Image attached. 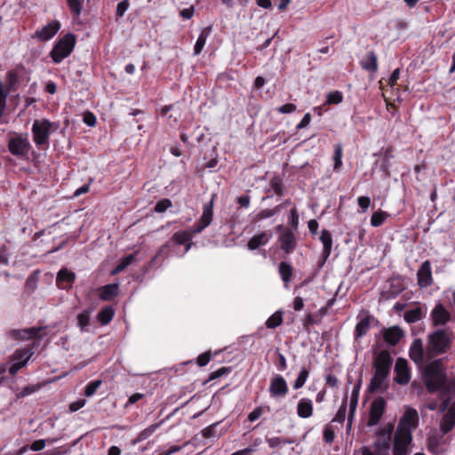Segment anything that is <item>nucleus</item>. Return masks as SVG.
<instances>
[{"instance_id":"obj_40","label":"nucleus","mask_w":455,"mask_h":455,"mask_svg":"<svg viewBox=\"0 0 455 455\" xmlns=\"http://www.w3.org/2000/svg\"><path fill=\"white\" fill-rule=\"evenodd\" d=\"M308 376H309V369L303 368L300 371L299 376L297 377V379H295V381L293 383V388L294 389L301 388L305 385L306 381L307 380Z\"/></svg>"},{"instance_id":"obj_14","label":"nucleus","mask_w":455,"mask_h":455,"mask_svg":"<svg viewBox=\"0 0 455 455\" xmlns=\"http://www.w3.org/2000/svg\"><path fill=\"white\" fill-rule=\"evenodd\" d=\"M395 380L400 385H405L411 380L410 368L406 359L398 358L395 364Z\"/></svg>"},{"instance_id":"obj_63","label":"nucleus","mask_w":455,"mask_h":455,"mask_svg":"<svg viewBox=\"0 0 455 455\" xmlns=\"http://www.w3.org/2000/svg\"><path fill=\"white\" fill-rule=\"evenodd\" d=\"M310 121H311L310 114L309 113L305 114L303 118L301 119V121L297 124V129L300 130V129L307 127L310 124Z\"/></svg>"},{"instance_id":"obj_49","label":"nucleus","mask_w":455,"mask_h":455,"mask_svg":"<svg viewBox=\"0 0 455 455\" xmlns=\"http://www.w3.org/2000/svg\"><path fill=\"white\" fill-rule=\"evenodd\" d=\"M172 206V202L169 199H162L155 205V212H164Z\"/></svg>"},{"instance_id":"obj_39","label":"nucleus","mask_w":455,"mask_h":455,"mask_svg":"<svg viewBox=\"0 0 455 455\" xmlns=\"http://www.w3.org/2000/svg\"><path fill=\"white\" fill-rule=\"evenodd\" d=\"M281 208H282V205L280 204V205L275 206L273 209H264V210L260 211L259 213H257L255 219L258 220H262L265 219L271 218L274 215L279 213L281 211Z\"/></svg>"},{"instance_id":"obj_42","label":"nucleus","mask_w":455,"mask_h":455,"mask_svg":"<svg viewBox=\"0 0 455 455\" xmlns=\"http://www.w3.org/2000/svg\"><path fill=\"white\" fill-rule=\"evenodd\" d=\"M343 101V93L339 91H333L327 94L326 102L327 105H337Z\"/></svg>"},{"instance_id":"obj_53","label":"nucleus","mask_w":455,"mask_h":455,"mask_svg":"<svg viewBox=\"0 0 455 455\" xmlns=\"http://www.w3.org/2000/svg\"><path fill=\"white\" fill-rule=\"evenodd\" d=\"M129 6V0H123L122 2L118 3L116 6V16L123 17L125 12L128 10Z\"/></svg>"},{"instance_id":"obj_17","label":"nucleus","mask_w":455,"mask_h":455,"mask_svg":"<svg viewBox=\"0 0 455 455\" xmlns=\"http://www.w3.org/2000/svg\"><path fill=\"white\" fill-rule=\"evenodd\" d=\"M279 242L280 248L287 254L291 253L297 245L295 235L289 228H286L283 230V232H282L281 235L279 236Z\"/></svg>"},{"instance_id":"obj_10","label":"nucleus","mask_w":455,"mask_h":455,"mask_svg":"<svg viewBox=\"0 0 455 455\" xmlns=\"http://www.w3.org/2000/svg\"><path fill=\"white\" fill-rule=\"evenodd\" d=\"M268 391L272 398H284L289 392L287 381L282 375H274L270 379Z\"/></svg>"},{"instance_id":"obj_48","label":"nucleus","mask_w":455,"mask_h":455,"mask_svg":"<svg viewBox=\"0 0 455 455\" xmlns=\"http://www.w3.org/2000/svg\"><path fill=\"white\" fill-rule=\"evenodd\" d=\"M7 97L8 92L4 90V84L0 82V118L4 114Z\"/></svg>"},{"instance_id":"obj_60","label":"nucleus","mask_w":455,"mask_h":455,"mask_svg":"<svg viewBox=\"0 0 455 455\" xmlns=\"http://www.w3.org/2000/svg\"><path fill=\"white\" fill-rule=\"evenodd\" d=\"M210 360H211V353L206 352V353L200 355L197 357V363L200 366H205L210 362Z\"/></svg>"},{"instance_id":"obj_5","label":"nucleus","mask_w":455,"mask_h":455,"mask_svg":"<svg viewBox=\"0 0 455 455\" xmlns=\"http://www.w3.org/2000/svg\"><path fill=\"white\" fill-rule=\"evenodd\" d=\"M451 342L445 330H436L427 335V354L429 357L443 355L451 348Z\"/></svg>"},{"instance_id":"obj_26","label":"nucleus","mask_w":455,"mask_h":455,"mask_svg":"<svg viewBox=\"0 0 455 455\" xmlns=\"http://www.w3.org/2000/svg\"><path fill=\"white\" fill-rule=\"evenodd\" d=\"M119 286L117 283H111L100 288V298L102 300L108 301L117 296Z\"/></svg>"},{"instance_id":"obj_20","label":"nucleus","mask_w":455,"mask_h":455,"mask_svg":"<svg viewBox=\"0 0 455 455\" xmlns=\"http://www.w3.org/2000/svg\"><path fill=\"white\" fill-rule=\"evenodd\" d=\"M43 329V327H31L22 330H13L11 331V335L13 339L18 340L29 339L36 338Z\"/></svg>"},{"instance_id":"obj_64","label":"nucleus","mask_w":455,"mask_h":455,"mask_svg":"<svg viewBox=\"0 0 455 455\" xmlns=\"http://www.w3.org/2000/svg\"><path fill=\"white\" fill-rule=\"evenodd\" d=\"M194 11H195V9H194L193 6H190L188 8H185V9L180 11V16L183 19L189 20V19H191L193 17Z\"/></svg>"},{"instance_id":"obj_57","label":"nucleus","mask_w":455,"mask_h":455,"mask_svg":"<svg viewBox=\"0 0 455 455\" xmlns=\"http://www.w3.org/2000/svg\"><path fill=\"white\" fill-rule=\"evenodd\" d=\"M296 105L291 103L284 104L277 108V111L281 114H290L296 110Z\"/></svg>"},{"instance_id":"obj_27","label":"nucleus","mask_w":455,"mask_h":455,"mask_svg":"<svg viewBox=\"0 0 455 455\" xmlns=\"http://www.w3.org/2000/svg\"><path fill=\"white\" fill-rule=\"evenodd\" d=\"M211 32H212V26L204 28L201 30V33H200V35L196 42V44L194 46V55H198L201 53V52L203 51V49L206 44L207 38L211 35Z\"/></svg>"},{"instance_id":"obj_24","label":"nucleus","mask_w":455,"mask_h":455,"mask_svg":"<svg viewBox=\"0 0 455 455\" xmlns=\"http://www.w3.org/2000/svg\"><path fill=\"white\" fill-rule=\"evenodd\" d=\"M320 241L323 243V264L330 257L332 248V237L330 231L326 229H323L320 235Z\"/></svg>"},{"instance_id":"obj_61","label":"nucleus","mask_w":455,"mask_h":455,"mask_svg":"<svg viewBox=\"0 0 455 455\" xmlns=\"http://www.w3.org/2000/svg\"><path fill=\"white\" fill-rule=\"evenodd\" d=\"M271 187L276 195H281L283 192L282 183L279 179L274 178L271 180Z\"/></svg>"},{"instance_id":"obj_4","label":"nucleus","mask_w":455,"mask_h":455,"mask_svg":"<svg viewBox=\"0 0 455 455\" xmlns=\"http://www.w3.org/2000/svg\"><path fill=\"white\" fill-rule=\"evenodd\" d=\"M394 427L392 424L379 427L374 440L375 451L368 447L362 448V455H389L390 443Z\"/></svg>"},{"instance_id":"obj_58","label":"nucleus","mask_w":455,"mask_h":455,"mask_svg":"<svg viewBox=\"0 0 455 455\" xmlns=\"http://www.w3.org/2000/svg\"><path fill=\"white\" fill-rule=\"evenodd\" d=\"M358 205L362 208L363 212H365L370 204H371V199L368 196H359L357 198Z\"/></svg>"},{"instance_id":"obj_38","label":"nucleus","mask_w":455,"mask_h":455,"mask_svg":"<svg viewBox=\"0 0 455 455\" xmlns=\"http://www.w3.org/2000/svg\"><path fill=\"white\" fill-rule=\"evenodd\" d=\"M134 258H135L134 254H130V255L123 258L120 260V262L118 263V265L116 267V268L112 270L111 274L116 275V274L124 271L128 266H130L133 262Z\"/></svg>"},{"instance_id":"obj_12","label":"nucleus","mask_w":455,"mask_h":455,"mask_svg":"<svg viewBox=\"0 0 455 455\" xmlns=\"http://www.w3.org/2000/svg\"><path fill=\"white\" fill-rule=\"evenodd\" d=\"M451 313L442 304L437 303L430 313V319L434 326H443L451 320Z\"/></svg>"},{"instance_id":"obj_9","label":"nucleus","mask_w":455,"mask_h":455,"mask_svg":"<svg viewBox=\"0 0 455 455\" xmlns=\"http://www.w3.org/2000/svg\"><path fill=\"white\" fill-rule=\"evenodd\" d=\"M34 355V347L17 349L12 355V364L9 367V372L15 375L22 367H24Z\"/></svg>"},{"instance_id":"obj_23","label":"nucleus","mask_w":455,"mask_h":455,"mask_svg":"<svg viewBox=\"0 0 455 455\" xmlns=\"http://www.w3.org/2000/svg\"><path fill=\"white\" fill-rule=\"evenodd\" d=\"M297 414L301 419H307L313 415V402L311 399L303 397L297 404Z\"/></svg>"},{"instance_id":"obj_62","label":"nucleus","mask_w":455,"mask_h":455,"mask_svg":"<svg viewBox=\"0 0 455 455\" xmlns=\"http://www.w3.org/2000/svg\"><path fill=\"white\" fill-rule=\"evenodd\" d=\"M85 403L86 402L84 399L71 403L69 404L70 411L75 412V411L80 410L81 408H83L85 405Z\"/></svg>"},{"instance_id":"obj_31","label":"nucleus","mask_w":455,"mask_h":455,"mask_svg":"<svg viewBox=\"0 0 455 455\" xmlns=\"http://www.w3.org/2000/svg\"><path fill=\"white\" fill-rule=\"evenodd\" d=\"M361 64L363 69L371 72H376L378 69L376 54L373 52H368L365 59L362 60Z\"/></svg>"},{"instance_id":"obj_7","label":"nucleus","mask_w":455,"mask_h":455,"mask_svg":"<svg viewBox=\"0 0 455 455\" xmlns=\"http://www.w3.org/2000/svg\"><path fill=\"white\" fill-rule=\"evenodd\" d=\"M76 37L73 34H67L60 38L51 51V57L54 63L61 62L69 56L75 47Z\"/></svg>"},{"instance_id":"obj_25","label":"nucleus","mask_w":455,"mask_h":455,"mask_svg":"<svg viewBox=\"0 0 455 455\" xmlns=\"http://www.w3.org/2000/svg\"><path fill=\"white\" fill-rule=\"evenodd\" d=\"M271 237V233L267 232H262L259 235H256L253 237H251V240L248 242V249L251 251L256 250L259 246L267 243Z\"/></svg>"},{"instance_id":"obj_8","label":"nucleus","mask_w":455,"mask_h":455,"mask_svg":"<svg viewBox=\"0 0 455 455\" xmlns=\"http://www.w3.org/2000/svg\"><path fill=\"white\" fill-rule=\"evenodd\" d=\"M8 149L12 155L25 158L29 154L31 144L27 134L13 133L8 139Z\"/></svg>"},{"instance_id":"obj_30","label":"nucleus","mask_w":455,"mask_h":455,"mask_svg":"<svg viewBox=\"0 0 455 455\" xmlns=\"http://www.w3.org/2000/svg\"><path fill=\"white\" fill-rule=\"evenodd\" d=\"M278 271H279V274L281 275L283 282L284 283V286L287 288L288 283L291 280V275H292L291 266L287 262L282 261L279 264Z\"/></svg>"},{"instance_id":"obj_21","label":"nucleus","mask_w":455,"mask_h":455,"mask_svg":"<svg viewBox=\"0 0 455 455\" xmlns=\"http://www.w3.org/2000/svg\"><path fill=\"white\" fill-rule=\"evenodd\" d=\"M389 373L387 372H381L374 371L373 377L371 380L370 384V389L372 392L375 391H382L386 386L387 381V377Z\"/></svg>"},{"instance_id":"obj_50","label":"nucleus","mask_w":455,"mask_h":455,"mask_svg":"<svg viewBox=\"0 0 455 455\" xmlns=\"http://www.w3.org/2000/svg\"><path fill=\"white\" fill-rule=\"evenodd\" d=\"M267 443L269 445V447L277 448V447L283 446L288 442L282 437L275 436V437L268 438L267 440Z\"/></svg>"},{"instance_id":"obj_32","label":"nucleus","mask_w":455,"mask_h":455,"mask_svg":"<svg viewBox=\"0 0 455 455\" xmlns=\"http://www.w3.org/2000/svg\"><path fill=\"white\" fill-rule=\"evenodd\" d=\"M92 312V309H86L77 315V325L81 331H88V326L90 325V315Z\"/></svg>"},{"instance_id":"obj_37","label":"nucleus","mask_w":455,"mask_h":455,"mask_svg":"<svg viewBox=\"0 0 455 455\" xmlns=\"http://www.w3.org/2000/svg\"><path fill=\"white\" fill-rule=\"evenodd\" d=\"M158 424H153L140 431L137 436V438L133 441V443H140L146 439H148L149 436H151L156 430L158 428Z\"/></svg>"},{"instance_id":"obj_2","label":"nucleus","mask_w":455,"mask_h":455,"mask_svg":"<svg viewBox=\"0 0 455 455\" xmlns=\"http://www.w3.org/2000/svg\"><path fill=\"white\" fill-rule=\"evenodd\" d=\"M419 421L417 410L405 406L395 433L393 455H408L409 446L412 442V432L418 427Z\"/></svg>"},{"instance_id":"obj_13","label":"nucleus","mask_w":455,"mask_h":455,"mask_svg":"<svg viewBox=\"0 0 455 455\" xmlns=\"http://www.w3.org/2000/svg\"><path fill=\"white\" fill-rule=\"evenodd\" d=\"M393 359L387 350H381L374 354L373 367L374 371L381 372H390Z\"/></svg>"},{"instance_id":"obj_19","label":"nucleus","mask_w":455,"mask_h":455,"mask_svg":"<svg viewBox=\"0 0 455 455\" xmlns=\"http://www.w3.org/2000/svg\"><path fill=\"white\" fill-rule=\"evenodd\" d=\"M410 358L418 365L424 363V347L420 339H416L411 345L409 350Z\"/></svg>"},{"instance_id":"obj_43","label":"nucleus","mask_w":455,"mask_h":455,"mask_svg":"<svg viewBox=\"0 0 455 455\" xmlns=\"http://www.w3.org/2000/svg\"><path fill=\"white\" fill-rule=\"evenodd\" d=\"M404 319L408 323H416L421 319V309L417 307L408 310L404 314Z\"/></svg>"},{"instance_id":"obj_56","label":"nucleus","mask_w":455,"mask_h":455,"mask_svg":"<svg viewBox=\"0 0 455 455\" xmlns=\"http://www.w3.org/2000/svg\"><path fill=\"white\" fill-rule=\"evenodd\" d=\"M7 82L10 89H15L18 84V76L15 72L10 71L7 74Z\"/></svg>"},{"instance_id":"obj_36","label":"nucleus","mask_w":455,"mask_h":455,"mask_svg":"<svg viewBox=\"0 0 455 455\" xmlns=\"http://www.w3.org/2000/svg\"><path fill=\"white\" fill-rule=\"evenodd\" d=\"M283 323V313L278 310L270 315L266 321V326L269 329H274L280 326Z\"/></svg>"},{"instance_id":"obj_47","label":"nucleus","mask_w":455,"mask_h":455,"mask_svg":"<svg viewBox=\"0 0 455 455\" xmlns=\"http://www.w3.org/2000/svg\"><path fill=\"white\" fill-rule=\"evenodd\" d=\"M70 11L78 16L83 9L84 0H67Z\"/></svg>"},{"instance_id":"obj_1","label":"nucleus","mask_w":455,"mask_h":455,"mask_svg":"<svg viewBox=\"0 0 455 455\" xmlns=\"http://www.w3.org/2000/svg\"><path fill=\"white\" fill-rule=\"evenodd\" d=\"M213 199L205 204L203 207V213L197 224L189 231H179L172 235V238L159 250V254L165 253V250H170L171 254L183 256L192 245V233L198 234L207 228L212 220L213 215ZM170 255V253H167Z\"/></svg>"},{"instance_id":"obj_45","label":"nucleus","mask_w":455,"mask_h":455,"mask_svg":"<svg viewBox=\"0 0 455 455\" xmlns=\"http://www.w3.org/2000/svg\"><path fill=\"white\" fill-rule=\"evenodd\" d=\"M101 383L102 382L100 379L89 382L85 387L84 395L88 397L92 396L100 387Z\"/></svg>"},{"instance_id":"obj_15","label":"nucleus","mask_w":455,"mask_h":455,"mask_svg":"<svg viewBox=\"0 0 455 455\" xmlns=\"http://www.w3.org/2000/svg\"><path fill=\"white\" fill-rule=\"evenodd\" d=\"M60 28V23L58 20H53L41 29H37L32 37L45 42L52 39L58 33Z\"/></svg>"},{"instance_id":"obj_34","label":"nucleus","mask_w":455,"mask_h":455,"mask_svg":"<svg viewBox=\"0 0 455 455\" xmlns=\"http://www.w3.org/2000/svg\"><path fill=\"white\" fill-rule=\"evenodd\" d=\"M370 326H371V324H370L369 317L361 319L355 326V338L358 339V338H361L363 335H365L368 332V331L370 330Z\"/></svg>"},{"instance_id":"obj_55","label":"nucleus","mask_w":455,"mask_h":455,"mask_svg":"<svg viewBox=\"0 0 455 455\" xmlns=\"http://www.w3.org/2000/svg\"><path fill=\"white\" fill-rule=\"evenodd\" d=\"M46 445V440L45 439H38L34 441L31 445L29 446V449L34 451H42Z\"/></svg>"},{"instance_id":"obj_54","label":"nucleus","mask_w":455,"mask_h":455,"mask_svg":"<svg viewBox=\"0 0 455 455\" xmlns=\"http://www.w3.org/2000/svg\"><path fill=\"white\" fill-rule=\"evenodd\" d=\"M289 223L291 227H293L295 229H297L299 225V214L297 212V209L293 207L291 210L290 217H289Z\"/></svg>"},{"instance_id":"obj_35","label":"nucleus","mask_w":455,"mask_h":455,"mask_svg":"<svg viewBox=\"0 0 455 455\" xmlns=\"http://www.w3.org/2000/svg\"><path fill=\"white\" fill-rule=\"evenodd\" d=\"M220 423H214L207 427H205L204 429H203L202 433H203V435L204 437L205 438H218L220 436H221L225 430H218V426H219Z\"/></svg>"},{"instance_id":"obj_52","label":"nucleus","mask_w":455,"mask_h":455,"mask_svg":"<svg viewBox=\"0 0 455 455\" xmlns=\"http://www.w3.org/2000/svg\"><path fill=\"white\" fill-rule=\"evenodd\" d=\"M335 438V433L333 428L330 425H326L323 428V440L331 443Z\"/></svg>"},{"instance_id":"obj_18","label":"nucleus","mask_w":455,"mask_h":455,"mask_svg":"<svg viewBox=\"0 0 455 455\" xmlns=\"http://www.w3.org/2000/svg\"><path fill=\"white\" fill-rule=\"evenodd\" d=\"M76 275L74 272L62 268L59 271L56 277V283L60 289L69 290L75 282Z\"/></svg>"},{"instance_id":"obj_51","label":"nucleus","mask_w":455,"mask_h":455,"mask_svg":"<svg viewBox=\"0 0 455 455\" xmlns=\"http://www.w3.org/2000/svg\"><path fill=\"white\" fill-rule=\"evenodd\" d=\"M83 121L88 126L93 127L96 124L97 119L93 113L91 111H86L83 115Z\"/></svg>"},{"instance_id":"obj_6","label":"nucleus","mask_w":455,"mask_h":455,"mask_svg":"<svg viewBox=\"0 0 455 455\" xmlns=\"http://www.w3.org/2000/svg\"><path fill=\"white\" fill-rule=\"evenodd\" d=\"M60 127L59 123L42 118L34 121L31 128L33 141L37 147L48 145L50 136Z\"/></svg>"},{"instance_id":"obj_59","label":"nucleus","mask_w":455,"mask_h":455,"mask_svg":"<svg viewBox=\"0 0 455 455\" xmlns=\"http://www.w3.org/2000/svg\"><path fill=\"white\" fill-rule=\"evenodd\" d=\"M263 413V409L261 407L255 408L249 415L248 419L251 422L257 420Z\"/></svg>"},{"instance_id":"obj_41","label":"nucleus","mask_w":455,"mask_h":455,"mask_svg":"<svg viewBox=\"0 0 455 455\" xmlns=\"http://www.w3.org/2000/svg\"><path fill=\"white\" fill-rule=\"evenodd\" d=\"M347 407V398L346 397L343 399L341 405L339 406L332 421L343 423L346 419Z\"/></svg>"},{"instance_id":"obj_44","label":"nucleus","mask_w":455,"mask_h":455,"mask_svg":"<svg viewBox=\"0 0 455 455\" xmlns=\"http://www.w3.org/2000/svg\"><path fill=\"white\" fill-rule=\"evenodd\" d=\"M387 214L384 212L379 211L375 212L371 218V225L372 227H379L383 224L385 220L387 219Z\"/></svg>"},{"instance_id":"obj_33","label":"nucleus","mask_w":455,"mask_h":455,"mask_svg":"<svg viewBox=\"0 0 455 455\" xmlns=\"http://www.w3.org/2000/svg\"><path fill=\"white\" fill-rule=\"evenodd\" d=\"M114 315L115 311L111 307H105L98 313L97 318L102 325H106L110 323Z\"/></svg>"},{"instance_id":"obj_16","label":"nucleus","mask_w":455,"mask_h":455,"mask_svg":"<svg viewBox=\"0 0 455 455\" xmlns=\"http://www.w3.org/2000/svg\"><path fill=\"white\" fill-rule=\"evenodd\" d=\"M418 283L420 287H427L432 284L433 277H432V269L431 263L429 260H425L421 266L419 267L418 273Z\"/></svg>"},{"instance_id":"obj_46","label":"nucleus","mask_w":455,"mask_h":455,"mask_svg":"<svg viewBox=\"0 0 455 455\" xmlns=\"http://www.w3.org/2000/svg\"><path fill=\"white\" fill-rule=\"evenodd\" d=\"M333 161H334V170L339 171L342 165V148L340 145H337L335 147Z\"/></svg>"},{"instance_id":"obj_11","label":"nucleus","mask_w":455,"mask_h":455,"mask_svg":"<svg viewBox=\"0 0 455 455\" xmlns=\"http://www.w3.org/2000/svg\"><path fill=\"white\" fill-rule=\"evenodd\" d=\"M386 410V401L383 397L374 399L370 405L369 419L367 425L375 426L382 418Z\"/></svg>"},{"instance_id":"obj_3","label":"nucleus","mask_w":455,"mask_h":455,"mask_svg":"<svg viewBox=\"0 0 455 455\" xmlns=\"http://www.w3.org/2000/svg\"><path fill=\"white\" fill-rule=\"evenodd\" d=\"M424 382L430 393L443 388L446 382V373L442 359H435L426 365L424 369Z\"/></svg>"},{"instance_id":"obj_28","label":"nucleus","mask_w":455,"mask_h":455,"mask_svg":"<svg viewBox=\"0 0 455 455\" xmlns=\"http://www.w3.org/2000/svg\"><path fill=\"white\" fill-rule=\"evenodd\" d=\"M359 399V387H355L350 396L349 401V414H348V427H351L352 420L358 404Z\"/></svg>"},{"instance_id":"obj_29","label":"nucleus","mask_w":455,"mask_h":455,"mask_svg":"<svg viewBox=\"0 0 455 455\" xmlns=\"http://www.w3.org/2000/svg\"><path fill=\"white\" fill-rule=\"evenodd\" d=\"M454 425H455V411L450 410L443 416V418L441 421V430L446 434L452 429Z\"/></svg>"},{"instance_id":"obj_22","label":"nucleus","mask_w":455,"mask_h":455,"mask_svg":"<svg viewBox=\"0 0 455 455\" xmlns=\"http://www.w3.org/2000/svg\"><path fill=\"white\" fill-rule=\"evenodd\" d=\"M403 335V331L397 326H392L383 331L384 340L391 346H395L402 339Z\"/></svg>"}]
</instances>
